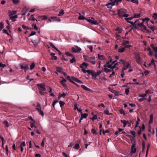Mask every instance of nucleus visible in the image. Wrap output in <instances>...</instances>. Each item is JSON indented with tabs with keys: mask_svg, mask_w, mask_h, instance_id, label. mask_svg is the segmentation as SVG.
<instances>
[{
	"mask_svg": "<svg viewBox=\"0 0 157 157\" xmlns=\"http://www.w3.org/2000/svg\"><path fill=\"white\" fill-rule=\"evenodd\" d=\"M83 57L84 58L85 61L89 62L92 64L94 65L96 63L95 60V57L94 56L90 57L84 55L83 56Z\"/></svg>",
	"mask_w": 157,
	"mask_h": 157,
	"instance_id": "obj_1",
	"label": "nucleus"
},
{
	"mask_svg": "<svg viewBox=\"0 0 157 157\" xmlns=\"http://www.w3.org/2000/svg\"><path fill=\"white\" fill-rule=\"evenodd\" d=\"M91 19H90V17L89 18H86L85 20H86L88 22L90 23L92 25L98 24V22L97 21H95L94 18L93 17H91Z\"/></svg>",
	"mask_w": 157,
	"mask_h": 157,
	"instance_id": "obj_2",
	"label": "nucleus"
},
{
	"mask_svg": "<svg viewBox=\"0 0 157 157\" xmlns=\"http://www.w3.org/2000/svg\"><path fill=\"white\" fill-rule=\"evenodd\" d=\"M20 67L23 70H25V71L26 72L27 70L29 69V65L28 64L25 63H21L20 64Z\"/></svg>",
	"mask_w": 157,
	"mask_h": 157,
	"instance_id": "obj_3",
	"label": "nucleus"
},
{
	"mask_svg": "<svg viewBox=\"0 0 157 157\" xmlns=\"http://www.w3.org/2000/svg\"><path fill=\"white\" fill-rule=\"evenodd\" d=\"M127 10L124 9H119L117 12L118 15L120 17H123L125 13H127Z\"/></svg>",
	"mask_w": 157,
	"mask_h": 157,
	"instance_id": "obj_4",
	"label": "nucleus"
},
{
	"mask_svg": "<svg viewBox=\"0 0 157 157\" xmlns=\"http://www.w3.org/2000/svg\"><path fill=\"white\" fill-rule=\"evenodd\" d=\"M60 78H63V79L60 81L59 82H60L62 84L63 86L64 87V89L65 90L68 89L67 85L66 83V82H67V80L64 78L62 77H61Z\"/></svg>",
	"mask_w": 157,
	"mask_h": 157,
	"instance_id": "obj_5",
	"label": "nucleus"
},
{
	"mask_svg": "<svg viewBox=\"0 0 157 157\" xmlns=\"http://www.w3.org/2000/svg\"><path fill=\"white\" fill-rule=\"evenodd\" d=\"M135 145L136 144L135 142L134 143L132 144L131 150L130 152L131 154H129L128 155L131 156L133 153H136V149L135 147Z\"/></svg>",
	"mask_w": 157,
	"mask_h": 157,
	"instance_id": "obj_6",
	"label": "nucleus"
},
{
	"mask_svg": "<svg viewBox=\"0 0 157 157\" xmlns=\"http://www.w3.org/2000/svg\"><path fill=\"white\" fill-rule=\"evenodd\" d=\"M37 86L39 87L38 90L39 91H41L42 90L44 91L46 90L45 85L44 84H37Z\"/></svg>",
	"mask_w": 157,
	"mask_h": 157,
	"instance_id": "obj_7",
	"label": "nucleus"
},
{
	"mask_svg": "<svg viewBox=\"0 0 157 157\" xmlns=\"http://www.w3.org/2000/svg\"><path fill=\"white\" fill-rule=\"evenodd\" d=\"M75 46V47H73L72 48L71 50L72 52H77L81 50V49L78 46Z\"/></svg>",
	"mask_w": 157,
	"mask_h": 157,
	"instance_id": "obj_8",
	"label": "nucleus"
},
{
	"mask_svg": "<svg viewBox=\"0 0 157 157\" xmlns=\"http://www.w3.org/2000/svg\"><path fill=\"white\" fill-rule=\"evenodd\" d=\"M144 23L142 22H140V23L138 24V26L143 31V29H146V26L144 25Z\"/></svg>",
	"mask_w": 157,
	"mask_h": 157,
	"instance_id": "obj_9",
	"label": "nucleus"
},
{
	"mask_svg": "<svg viewBox=\"0 0 157 157\" xmlns=\"http://www.w3.org/2000/svg\"><path fill=\"white\" fill-rule=\"evenodd\" d=\"M114 6L115 5V2H109L108 3L106 4L105 6H106L109 9H112V6Z\"/></svg>",
	"mask_w": 157,
	"mask_h": 157,
	"instance_id": "obj_10",
	"label": "nucleus"
},
{
	"mask_svg": "<svg viewBox=\"0 0 157 157\" xmlns=\"http://www.w3.org/2000/svg\"><path fill=\"white\" fill-rule=\"evenodd\" d=\"M136 62L139 64H141L142 63L141 61V58L138 55L136 57Z\"/></svg>",
	"mask_w": 157,
	"mask_h": 157,
	"instance_id": "obj_11",
	"label": "nucleus"
},
{
	"mask_svg": "<svg viewBox=\"0 0 157 157\" xmlns=\"http://www.w3.org/2000/svg\"><path fill=\"white\" fill-rule=\"evenodd\" d=\"M81 86L82 88H83L84 90H85L88 91H90V92H92V90L87 88L85 86L83 85H81Z\"/></svg>",
	"mask_w": 157,
	"mask_h": 157,
	"instance_id": "obj_12",
	"label": "nucleus"
},
{
	"mask_svg": "<svg viewBox=\"0 0 157 157\" xmlns=\"http://www.w3.org/2000/svg\"><path fill=\"white\" fill-rule=\"evenodd\" d=\"M52 20L53 21H59V18L55 17H52L51 19H49L48 20L50 22H51L52 21Z\"/></svg>",
	"mask_w": 157,
	"mask_h": 157,
	"instance_id": "obj_13",
	"label": "nucleus"
},
{
	"mask_svg": "<svg viewBox=\"0 0 157 157\" xmlns=\"http://www.w3.org/2000/svg\"><path fill=\"white\" fill-rule=\"evenodd\" d=\"M22 16L25 15L28 12V9L26 7L24 8L21 11Z\"/></svg>",
	"mask_w": 157,
	"mask_h": 157,
	"instance_id": "obj_14",
	"label": "nucleus"
},
{
	"mask_svg": "<svg viewBox=\"0 0 157 157\" xmlns=\"http://www.w3.org/2000/svg\"><path fill=\"white\" fill-rule=\"evenodd\" d=\"M64 69L59 67V73H61L63 74L65 76H66L67 75V74L64 72Z\"/></svg>",
	"mask_w": 157,
	"mask_h": 157,
	"instance_id": "obj_15",
	"label": "nucleus"
},
{
	"mask_svg": "<svg viewBox=\"0 0 157 157\" xmlns=\"http://www.w3.org/2000/svg\"><path fill=\"white\" fill-rule=\"evenodd\" d=\"M88 116L87 113H84L83 114L82 113H81V120H82L83 118H86Z\"/></svg>",
	"mask_w": 157,
	"mask_h": 157,
	"instance_id": "obj_16",
	"label": "nucleus"
},
{
	"mask_svg": "<svg viewBox=\"0 0 157 157\" xmlns=\"http://www.w3.org/2000/svg\"><path fill=\"white\" fill-rule=\"evenodd\" d=\"M134 18H138L141 17V12H139V13H134Z\"/></svg>",
	"mask_w": 157,
	"mask_h": 157,
	"instance_id": "obj_17",
	"label": "nucleus"
},
{
	"mask_svg": "<svg viewBox=\"0 0 157 157\" xmlns=\"http://www.w3.org/2000/svg\"><path fill=\"white\" fill-rule=\"evenodd\" d=\"M98 57L99 59L102 60H105V57L104 56L102 55H100L99 54L98 55Z\"/></svg>",
	"mask_w": 157,
	"mask_h": 157,
	"instance_id": "obj_18",
	"label": "nucleus"
},
{
	"mask_svg": "<svg viewBox=\"0 0 157 157\" xmlns=\"http://www.w3.org/2000/svg\"><path fill=\"white\" fill-rule=\"evenodd\" d=\"M10 19L12 20V21H15V20H14V19L17 18L18 17V16L17 15H15L13 16H9Z\"/></svg>",
	"mask_w": 157,
	"mask_h": 157,
	"instance_id": "obj_19",
	"label": "nucleus"
},
{
	"mask_svg": "<svg viewBox=\"0 0 157 157\" xmlns=\"http://www.w3.org/2000/svg\"><path fill=\"white\" fill-rule=\"evenodd\" d=\"M8 13H9V16H10L15 14L17 13V11L15 10L11 11L10 10H9L8 11Z\"/></svg>",
	"mask_w": 157,
	"mask_h": 157,
	"instance_id": "obj_20",
	"label": "nucleus"
},
{
	"mask_svg": "<svg viewBox=\"0 0 157 157\" xmlns=\"http://www.w3.org/2000/svg\"><path fill=\"white\" fill-rule=\"evenodd\" d=\"M128 22L130 23L131 24H132V26L134 27L135 29H137V26H136V25H135V22H133L132 21H128Z\"/></svg>",
	"mask_w": 157,
	"mask_h": 157,
	"instance_id": "obj_21",
	"label": "nucleus"
},
{
	"mask_svg": "<svg viewBox=\"0 0 157 157\" xmlns=\"http://www.w3.org/2000/svg\"><path fill=\"white\" fill-rule=\"evenodd\" d=\"M121 122L123 124V127H125L127 124V121H126L125 120H121Z\"/></svg>",
	"mask_w": 157,
	"mask_h": 157,
	"instance_id": "obj_22",
	"label": "nucleus"
},
{
	"mask_svg": "<svg viewBox=\"0 0 157 157\" xmlns=\"http://www.w3.org/2000/svg\"><path fill=\"white\" fill-rule=\"evenodd\" d=\"M113 64L108 65L107 67L109 68H110L112 69V71L113 70V69L116 68L115 65L112 66Z\"/></svg>",
	"mask_w": 157,
	"mask_h": 157,
	"instance_id": "obj_23",
	"label": "nucleus"
},
{
	"mask_svg": "<svg viewBox=\"0 0 157 157\" xmlns=\"http://www.w3.org/2000/svg\"><path fill=\"white\" fill-rule=\"evenodd\" d=\"M151 47L155 52H157V47H155L153 44H151Z\"/></svg>",
	"mask_w": 157,
	"mask_h": 157,
	"instance_id": "obj_24",
	"label": "nucleus"
},
{
	"mask_svg": "<svg viewBox=\"0 0 157 157\" xmlns=\"http://www.w3.org/2000/svg\"><path fill=\"white\" fill-rule=\"evenodd\" d=\"M97 129H95L93 128L91 129V132L93 134L97 135L98 133L97 132Z\"/></svg>",
	"mask_w": 157,
	"mask_h": 157,
	"instance_id": "obj_25",
	"label": "nucleus"
},
{
	"mask_svg": "<svg viewBox=\"0 0 157 157\" xmlns=\"http://www.w3.org/2000/svg\"><path fill=\"white\" fill-rule=\"evenodd\" d=\"M116 30L117 31L118 33L119 34L121 33L122 32V29L119 27H117Z\"/></svg>",
	"mask_w": 157,
	"mask_h": 157,
	"instance_id": "obj_26",
	"label": "nucleus"
},
{
	"mask_svg": "<svg viewBox=\"0 0 157 157\" xmlns=\"http://www.w3.org/2000/svg\"><path fill=\"white\" fill-rule=\"evenodd\" d=\"M88 66V64L86 63L85 62H83L82 63V64L80 66V67L82 68H83L84 67H85L86 68Z\"/></svg>",
	"mask_w": 157,
	"mask_h": 157,
	"instance_id": "obj_27",
	"label": "nucleus"
},
{
	"mask_svg": "<svg viewBox=\"0 0 157 157\" xmlns=\"http://www.w3.org/2000/svg\"><path fill=\"white\" fill-rule=\"evenodd\" d=\"M120 61L121 62L122 64L126 66L127 65V63H129V62H127L126 61L122 59H120Z\"/></svg>",
	"mask_w": 157,
	"mask_h": 157,
	"instance_id": "obj_28",
	"label": "nucleus"
},
{
	"mask_svg": "<svg viewBox=\"0 0 157 157\" xmlns=\"http://www.w3.org/2000/svg\"><path fill=\"white\" fill-rule=\"evenodd\" d=\"M125 50V49L124 48H120L119 49L118 52L120 53L123 52Z\"/></svg>",
	"mask_w": 157,
	"mask_h": 157,
	"instance_id": "obj_29",
	"label": "nucleus"
},
{
	"mask_svg": "<svg viewBox=\"0 0 157 157\" xmlns=\"http://www.w3.org/2000/svg\"><path fill=\"white\" fill-rule=\"evenodd\" d=\"M65 104V102L62 101H59V105L61 108H63V106Z\"/></svg>",
	"mask_w": 157,
	"mask_h": 157,
	"instance_id": "obj_30",
	"label": "nucleus"
},
{
	"mask_svg": "<svg viewBox=\"0 0 157 157\" xmlns=\"http://www.w3.org/2000/svg\"><path fill=\"white\" fill-rule=\"evenodd\" d=\"M104 71L106 73H108L111 71V70L107 68V67H104Z\"/></svg>",
	"mask_w": 157,
	"mask_h": 157,
	"instance_id": "obj_31",
	"label": "nucleus"
},
{
	"mask_svg": "<svg viewBox=\"0 0 157 157\" xmlns=\"http://www.w3.org/2000/svg\"><path fill=\"white\" fill-rule=\"evenodd\" d=\"M109 109H107L104 110V113L107 115H111V113H109Z\"/></svg>",
	"mask_w": 157,
	"mask_h": 157,
	"instance_id": "obj_32",
	"label": "nucleus"
},
{
	"mask_svg": "<svg viewBox=\"0 0 157 157\" xmlns=\"http://www.w3.org/2000/svg\"><path fill=\"white\" fill-rule=\"evenodd\" d=\"M130 65L129 63H127V65L126 66L124 65V67H123L122 69L123 70H125Z\"/></svg>",
	"mask_w": 157,
	"mask_h": 157,
	"instance_id": "obj_33",
	"label": "nucleus"
},
{
	"mask_svg": "<svg viewBox=\"0 0 157 157\" xmlns=\"http://www.w3.org/2000/svg\"><path fill=\"white\" fill-rule=\"evenodd\" d=\"M78 19L79 20H86V18L83 15H80L78 17Z\"/></svg>",
	"mask_w": 157,
	"mask_h": 157,
	"instance_id": "obj_34",
	"label": "nucleus"
},
{
	"mask_svg": "<svg viewBox=\"0 0 157 157\" xmlns=\"http://www.w3.org/2000/svg\"><path fill=\"white\" fill-rule=\"evenodd\" d=\"M13 3L15 5L17 4L20 2L19 0H13Z\"/></svg>",
	"mask_w": 157,
	"mask_h": 157,
	"instance_id": "obj_35",
	"label": "nucleus"
},
{
	"mask_svg": "<svg viewBox=\"0 0 157 157\" xmlns=\"http://www.w3.org/2000/svg\"><path fill=\"white\" fill-rule=\"evenodd\" d=\"M67 94H67H66L64 93H63V94H62L59 93V98L61 97H64Z\"/></svg>",
	"mask_w": 157,
	"mask_h": 157,
	"instance_id": "obj_36",
	"label": "nucleus"
},
{
	"mask_svg": "<svg viewBox=\"0 0 157 157\" xmlns=\"http://www.w3.org/2000/svg\"><path fill=\"white\" fill-rule=\"evenodd\" d=\"M3 123L5 124V125L6 127H9L10 126V123H9L7 121H4L3 122Z\"/></svg>",
	"mask_w": 157,
	"mask_h": 157,
	"instance_id": "obj_37",
	"label": "nucleus"
},
{
	"mask_svg": "<svg viewBox=\"0 0 157 157\" xmlns=\"http://www.w3.org/2000/svg\"><path fill=\"white\" fill-rule=\"evenodd\" d=\"M22 27L23 28V29H29L30 30H31L32 29V28H29L24 25H22Z\"/></svg>",
	"mask_w": 157,
	"mask_h": 157,
	"instance_id": "obj_38",
	"label": "nucleus"
},
{
	"mask_svg": "<svg viewBox=\"0 0 157 157\" xmlns=\"http://www.w3.org/2000/svg\"><path fill=\"white\" fill-rule=\"evenodd\" d=\"M119 111L121 114H123L124 116L125 115V111L123 109H120Z\"/></svg>",
	"mask_w": 157,
	"mask_h": 157,
	"instance_id": "obj_39",
	"label": "nucleus"
},
{
	"mask_svg": "<svg viewBox=\"0 0 157 157\" xmlns=\"http://www.w3.org/2000/svg\"><path fill=\"white\" fill-rule=\"evenodd\" d=\"M35 66V63L34 62L30 66V69L32 70Z\"/></svg>",
	"mask_w": 157,
	"mask_h": 157,
	"instance_id": "obj_40",
	"label": "nucleus"
},
{
	"mask_svg": "<svg viewBox=\"0 0 157 157\" xmlns=\"http://www.w3.org/2000/svg\"><path fill=\"white\" fill-rule=\"evenodd\" d=\"M50 45L53 48L56 49L58 52H59V50L56 48V47L54 46V44L52 43H49Z\"/></svg>",
	"mask_w": 157,
	"mask_h": 157,
	"instance_id": "obj_41",
	"label": "nucleus"
},
{
	"mask_svg": "<svg viewBox=\"0 0 157 157\" xmlns=\"http://www.w3.org/2000/svg\"><path fill=\"white\" fill-rule=\"evenodd\" d=\"M29 21L30 20H33V21H35L36 20L37 21V20L36 19L34 18L33 17V15H32L31 16V18H29Z\"/></svg>",
	"mask_w": 157,
	"mask_h": 157,
	"instance_id": "obj_42",
	"label": "nucleus"
},
{
	"mask_svg": "<svg viewBox=\"0 0 157 157\" xmlns=\"http://www.w3.org/2000/svg\"><path fill=\"white\" fill-rule=\"evenodd\" d=\"M80 148V146L79 144H75V146L74 147V148L77 149L78 150Z\"/></svg>",
	"mask_w": 157,
	"mask_h": 157,
	"instance_id": "obj_43",
	"label": "nucleus"
},
{
	"mask_svg": "<svg viewBox=\"0 0 157 157\" xmlns=\"http://www.w3.org/2000/svg\"><path fill=\"white\" fill-rule=\"evenodd\" d=\"M4 27V23L3 22H1L0 23V28L1 30Z\"/></svg>",
	"mask_w": 157,
	"mask_h": 157,
	"instance_id": "obj_44",
	"label": "nucleus"
},
{
	"mask_svg": "<svg viewBox=\"0 0 157 157\" xmlns=\"http://www.w3.org/2000/svg\"><path fill=\"white\" fill-rule=\"evenodd\" d=\"M133 18H134V16L128 18H125V19L128 22V21H129V20H132Z\"/></svg>",
	"mask_w": 157,
	"mask_h": 157,
	"instance_id": "obj_45",
	"label": "nucleus"
},
{
	"mask_svg": "<svg viewBox=\"0 0 157 157\" xmlns=\"http://www.w3.org/2000/svg\"><path fill=\"white\" fill-rule=\"evenodd\" d=\"M70 62L71 63H73L74 62H75L76 60L75 58L74 57L73 58L71 59L70 60Z\"/></svg>",
	"mask_w": 157,
	"mask_h": 157,
	"instance_id": "obj_46",
	"label": "nucleus"
},
{
	"mask_svg": "<svg viewBox=\"0 0 157 157\" xmlns=\"http://www.w3.org/2000/svg\"><path fill=\"white\" fill-rule=\"evenodd\" d=\"M71 78L72 80L77 82L78 81V79L77 78L73 76H71Z\"/></svg>",
	"mask_w": 157,
	"mask_h": 157,
	"instance_id": "obj_47",
	"label": "nucleus"
},
{
	"mask_svg": "<svg viewBox=\"0 0 157 157\" xmlns=\"http://www.w3.org/2000/svg\"><path fill=\"white\" fill-rule=\"evenodd\" d=\"M131 133L133 135L134 138H135L136 136L135 132L134 131H132L131 132Z\"/></svg>",
	"mask_w": 157,
	"mask_h": 157,
	"instance_id": "obj_48",
	"label": "nucleus"
},
{
	"mask_svg": "<svg viewBox=\"0 0 157 157\" xmlns=\"http://www.w3.org/2000/svg\"><path fill=\"white\" fill-rule=\"evenodd\" d=\"M55 74L56 75H58V72H59V67H56V71L54 72Z\"/></svg>",
	"mask_w": 157,
	"mask_h": 157,
	"instance_id": "obj_49",
	"label": "nucleus"
},
{
	"mask_svg": "<svg viewBox=\"0 0 157 157\" xmlns=\"http://www.w3.org/2000/svg\"><path fill=\"white\" fill-rule=\"evenodd\" d=\"M143 31H144L145 32H145L148 34H150L151 33V31L147 29V28L146 27V29H143Z\"/></svg>",
	"mask_w": 157,
	"mask_h": 157,
	"instance_id": "obj_50",
	"label": "nucleus"
},
{
	"mask_svg": "<svg viewBox=\"0 0 157 157\" xmlns=\"http://www.w3.org/2000/svg\"><path fill=\"white\" fill-rule=\"evenodd\" d=\"M129 43V41L128 40H124L122 43L123 44L125 45L126 44H128Z\"/></svg>",
	"mask_w": 157,
	"mask_h": 157,
	"instance_id": "obj_51",
	"label": "nucleus"
},
{
	"mask_svg": "<svg viewBox=\"0 0 157 157\" xmlns=\"http://www.w3.org/2000/svg\"><path fill=\"white\" fill-rule=\"evenodd\" d=\"M148 28L150 29L152 31H154V30L155 29V28L154 26H149L148 25L147 26Z\"/></svg>",
	"mask_w": 157,
	"mask_h": 157,
	"instance_id": "obj_52",
	"label": "nucleus"
},
{
	"mask_svg": "<svg viewBox=\"0 0 157 157\" xmlns=\"http://www.w3.org/2000/svg\"><path fill=\"white\" fill-rule=\"evenodd\" d=\"M153 17L155 20H157V13H154L153 14Z\"/></svg>",
	"mask_w": 157,
	"mask_h": 157,
	"instance_id": "obj_53",
	"label": "nucleus"
},
{
	"mask_svg": "<svg viewBox=\"0 0 157 157\" xmlns=\"http://www.w3.org/2000/svg\"><path fill=\"white\" fill-rule=\"evenodd\" d=\"M87 48L89 49L91 52H93V46L92 45H88L87 46Z\"/></svg>",
	"mask_w": 157,
	"mask_h": 157,
	"instance_id": "obj_54",
	"label": "nucleus"
},
{
	"mask_svg": "<svg viewBox=\"0 0 157 157\" xmlns=\"http://www.w3.org/2000/svg\"><path fill=\"white\" fill-rule=\"evenodd\" d=\"M145 23L147 24V26H148V22L149 21V20H150V19L147 17L145 18Z\"/></svg>",
	"mask_w": 157,
	"mask_h": 157,
	"instance_id": "obj_55",
	"label": "nucleus"
},
{
	"mask_svg": "<svg viewBox=\"0 0 157 157\" xmlns=\"http://www.w3.org/2000/svg\"><path fill=\"white\" fill-rule=\"evenodd\" d=\"M140 20L141 19H139L136 20L135 21V25H136V26H138V23H140Z\"/></svg>",
	"mask_w": 157,
	"mask_h": 157,
	"instance_id": "obj_56",
	"label": "nucleus"
},
{
	"mask_svg": "<svg viewBox=\"0 0 157 157\" xmlns=\"http://www.w3.org/2000/svg\"><path fill=\"white\" fill-rule=\"evenodd\" d=\"M32 26L34 28V29L36 30H38V28L37 27L36 25L35 24H33L32 25Z\"/></svg>",
	"mask_w": 157,
	"mask_h": 157,
	"instance_id": "obj_57",
	"label": "nucleus"
},
{
	"mask_svg": "<svg viewBox=\"0 0 157 157\" xmlns=\"http://www.w3.org/2000/svg\"><path fill=\"white\" fill-rule=\"evenodd\" d=\"M130 2L138 4V0H130Z\"/></svg>",
	"mask_w": 157,
	"mask_h": 157,
	"instance_id": "obj_58",
	"label": "nucleus"
},
{
	"mask_svg": "<svg viewBox=\"0 0 157 157\" xmlns=\"http://www.w3.org/2000/svg\"><path fill=\"white\" fill-rule=\"evenodd\" d=\"M129 121L130 122V124L128 125V127H130L131 125V124H133L134 123V120H130Z\"/></svg>",
	"mask_w": 157,
	"mask_h": 157,
	"instance_id": "obj_59",
	"label": "nucleus"
},
{
	"mask_svg": "<svg viewBox=\"0 0 157 157\" xmlns=\"http://www.w3.org/2000/svg\"><path fill=\"white\" fill-rule=\"evenodd\" d=\"M66 78L70 82H71V81H72V80L71 79V78L69 76L67 75Z\"/></svg>",
	"mask_w": 157,
	"mask_h": 157,
	"instance_id": "obj_60",
	"label": "nucleus"
},
{
	"mask_svg": "<svg viewBox=\"0 0 157 157\" xmlns=\"http://www.w3.org/2000/svg\"><path fill=\"white\" fill-rule=\"evenodd\" d=\"M6 65L5 64H2V63H0V67H1L2 68H4L6 67Z\"/></svg>",
	"mask_w": 157,
	"mask_h": 157,
	"instance_id": "obj_61",
	"label": "nucleus"
},
{
	"mask_svg": "<svg viewBox=\"0 0 157 157\" xmlns=\"http://www.w3.org/2000/svg\"><path fill=\"white\" fill-rule=\"evenodd\" d=\"M64 13V11L63 10H62L59 11V16H61Z\"/></svg>",
	"mask_w": 157,
	"mask_h": 157,
	"instance_id": "obj_62",
	"label": "nucleus"
},
{
	"mask_svg": "<svg viewBox=\"0 0 157 157\" xmlns=\"http://www.w3.org/2000/svg\"><path fill=\"white\" fill-rule=\"evenodd\" d=\"M97 115H94V116L91 118V119L93 121H94V120H95V119H97Z\"/></svg>",
	"mask_w": 157,
	"mask_h": 157,
	"instance_id": "obj_63",
	"label": "nucleus"
},
{
	"mask_svg": "<svg viewBox=\"0 0 157 157\" xmlns=\"http://www.w3.org/2000/svg\"><path fill=\"white\" fill-rule=\"evenodd\" d=\"M129 91V90L128 88L126 89L125 90V94L126 95H128V94Z\"/></svg>",
	"mask_w": 157,
	"mask_h": 157,
	"instance_id": "obj_64",
	"label": "nucleus"
}]
</instances>
